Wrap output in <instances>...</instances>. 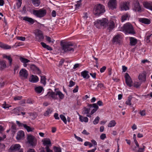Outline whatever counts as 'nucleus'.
<instances>
[{
    "instance_id": "1",
    "label": "nucleus",
    "mask_w": 152,
    "mask_h": 152,
    "mask_svg": "<svg viewBox=\"0 0 152 152\" xmlns=\"http://www.w3.org/2000/svg\"><path fill=\"white\" fill-rule=\"evenodd\" d=\"M123 31L126 34H132L135 33L132 25L130 23L125 24L122 28Z\"/></svg>"
},
{
    "instance_id": "2",
    "label": "nucleus",
    "mask_w": 152,
    "mask_h": 152,
    "mask_svg": "<svg viewBox=\"0 0 152 152\" xmlns=\"http://www.w3.org/2000/svg\"><path fill=\"white\" fill-rule=\"evenodd\" d=\"M61 46L62 50L66 53L74 52L75 48V45L71 42H65L61 45Z\"/></svg>"
},
{
    "instance_id": "3",
    "label": "nucleus",
    "mask_w": 152,
    "mask_h": 152,
    "mask_svg": "<svg viewBox=\"0 0 152 152\" xmlns=\"http://www.w3.org/2000/svg\"><path fill=\"white\" fill-rule=\"evenodd\" d=\"M104 7L101 4L96 5L93 10V12L96 16H99L105 12Z\"/></svg>"
},
{
    "instance_id": "4",
    "label": "nucleus",
    "mask_w": 152,
    "mask_h": 152,
    "mask_svg": "<svg viewBox=\"0 0 152 152\" xmlns=\"http://www.w3.org/2000/svg\"><path fill=\"white\" fill-rule=\"evenodd\" d=\"M33 14L35 16L39 18L44 17L46 14V11L44 9H40L39 10H33Z\"/></svg>"
},
{
    "instance_id": "5",
    "label": "nucleus",
    "mask_w": 152,
    "mask_h": 152,
    "mask_svg": "<svg viewBox=\"0 0 152 152\" xmlns=\"http://www.w3.org/2000/svg\"><path fill=\"white\" fill-rule=\"evenodd\" d=\"M27 142L32 147L35 146L37 144V140L34 136L29 134L27 136Z\"/></svg>"
},
{
    "instance_id": "6",
    "label": "nucleus",
    "mask_w": 152,
    "mask_h": 152,
    "mask_svg": "<svg viewBox=\"0 0 152 152\" xmlns=\"http://www.w3.org/2000/svg\"><path fill=\"white\" fill-rule=\"evenodd\" d=\"M20 145L19 144L12 145L10 148V152H23V150L20 148Z\"/></svg>"
},
{
    "instance_id": "7",
    "label": "nucleus",
    "mask_w": 152,
    "mask_h": 152,
    "mask_svg": "<svg viewBox=\"0 0 152 152\" xmlns=\"http://www.w3.org/2000/svg\"><path fill=\"white\" fill-rule=\"evenodd\" d=\"M34 33L36 38L38 42H40L43 41L44 36L41 31L39 29H37L35 30Z\"/></svg>"
},
{
    "instance_id": "8",
    "label": "nucleus",
    "mask_w": 152,
    "mask_h": 152,
    "mask_svg": "<svg viewBox=\"0 0 152 152\" xmlns=\"http://www.w3.org/2000/svg\"><path fill=\"white\" fill-rule=\"evenodd\" d=\"M19 76L21 78L26 79L28 76V73L25 69H22L19 72Z\"/></svg>"
},
{
    "instance_id": "9",
    "label": "nucleus",
    "mask_w": 152,
    "mask_h": 152,
    "mask_svg": "<svg viewBox=\"0 0 152 152\" xmlns=\"http://www.w3.org/2000/svg\"><path fill=\"white\" fill-rule=\"evenodd\" d=\"M117 3L116 0H110L108 3V7L110 10H113L116 8Z\"/></svg>"
},
{
    "instance_id": "10",
    "label": "nucleus",
    "mask_w": 152,
    "mask_h": 152,
    "mask_svg": "<svg viewBox=\"0 0 152 152\" xmlns=\"http://www.w3.org/2000/svg\"><path fill=\"white\" fill-rule=\"evenodd\" d=\"M133 10L135 12H140L142 11L141 8L138 1H136L134 3Z\"/></svg>"
},
{
    "instance_id": "11",
    "label": "nucleus",
    "mask_w": 152,
    "mask_h": 152,
    "mask_svg": "<svg viewBox=\"0 0 152 152\" xmlns=\"http://www.w3.org/2000/svg\"><path fill=\"white\" fill-rule=\"evenodd\" d=\"M122 37L121 35L118 34L115 36L113 39V42L120 44L121 42Z\"/></svg>"
},
{
    "instance_id": "12",
    "label": "nucleus",
    "mask_w": 152,
    "mask_h": 152,
    "mask_svg": "<svg viewBox=\"0 0 152 152\" xmlns=\"http://www.w3.org/2000/svg\"><path fill=\"white\" fill-rule=\"evenodd\" d=\"M125 78L127 85L129 87H131L132 86V81L131 77L127 73H125Z\"/></svg>"
},
{
    "instance_id": "13",
    "label": "nucleus",
    "mask_w": 152,
    "mask_h": 152,
    "mask_svg": "<svg viewBox=\"0 0 152 152\" xmlns=\"http://www.w3.org/2000/svg\"><path fill=\"white\" fill-rule=\"evenodd\" d=\"M2 56L3 58L5 59L8 61L9 65L11 66L13 61L11 55H8L6 54H4L2 55Z\"/></svg>"
},
{
    "instance_id": "14",
    "label": "nucleus",
    "mask_w": 152,
    "mask_h": 152,
    "mask_svg": "<svg viewBox=\"0 0 152 152\" xmlns=\"http://www.w3.org/2000/svg\"><path fill=\"white\" fill-rule=\"evenodd\" d=\"M130 2L129 1L123 2L121 5V8L122 10H127L129 9Z\"/></svg>"
},
{
    "instance_id": "15",
    "label": "nucleus",
    "mask_w": 152,
    "mask_h": 152,
    "mask_svg": "<svg viewBox=\"0 0 152 152\" xmlns=\"http://www.w3.org/2000/svg\"><path fill=\"white\" fill-rule=\"evenodd\" d=\"M142 4L144 7L147 9L152 11V2L150 1H143Z\"/></svg>"
},
{
    "instance_id": "16",
    "label": "nucleus",
    "mask_w": 152,
    "mask_h": 152,
    "mask_svg": "<svg viewBox=\"0 0 152 152\" xmlns=\"http://www.w3.org/2000/svg\"><path fill=\"white\" fill-rule=\"evenodd\" d=\"M55 99H58L57 96H58V97L60 99H62L64 98V95L60 91L57 90L55 91Z\"/></svg>"
},
{
    "instance_id": "17",
    "label": "nucleus",
    "mask_w": 152,
    "mask_h": 152,
    "mask_svg": "<svg viewBox=\"0 0 152 152\" xmlns=\"http://www.w3.org/2000/svg\"><path fill=\"white\" fill-rule=\"evenodd\" d=\"M107 26H108L107 29L109 31H111L115 28V24L112 20L108 21V23Z\"/></svg>"
},
{
    "instance_id": "18",
    "label": "nucleus",
    "mask_w": 152,
    "mask_h": 152,
    "mask_svg": "<svg viewBox=\"0 0 152 152\" xmlns=\"http://www.w3.org/2000/svg\"><path fill=\"white\" fill-rule=\"evenodd\" d=\"M24 136V132L22 131H20L18 132L16 138L17 140H19L23 139Z\"/></svg>"
},
{
    "instance_id": "19",
    "label": "nucleus",
    "mask_w": 152,
    "mask_h": 152,
    "mask_svg": "<svg viewBox=\"0 0 152 152\" xmlns=\"http://www.w3.org/2000/svg\"><path fill=\"white\" fill-rule=\"evenodd\" d=\"M139 21L141 23L146 24H149L151 23L150 20L144 18H139Z\"/></svg>"
},
{
    "instance_id": "20",
    "label": "nucleus",
    "mask_w": 152,
    "mask_h": 152,
    "mask_svg": "<svg viewBox=\"0 0 152 152\" xmlns=\"http://www.w3.org/2000/svg\"><path fill=\"white\" fill-rule=\"evenodd\" d=\"M102 26L106 27L107 26L108 23V20L106 18H103L100 20Z\"/></svg>"
},
{
    "instance_id": "21",
    "label": "nucleus",
    "mask_w": 152,
    "mask_h": 152,
    "mask_svg": "<svg viewBox=\"0 0 152 152\" xmlns=\"http://www.w3.org/2000/svg\"><path fill=\"white\" fill-rule=\"evenodd\" d=\"M6 61L4 60L0 61V70H3L7 67Z\"/></svg>"
},
{
    "instance_id": "22",
    "label": "nucleus",
    "mask_w": 152,
    "mask_h": 152,
    "mask_svg": "<svg viewBox=\"0 0 152 152\" xmlns=\"http://www.w3.org/2000/svg\"><path fill=\"white\" fill-rule=\"evenodd\" d=\"M43 142V144L44 145H45L46 146H51V142L50 139L49 138H45L44 139V140H42Z\"/></svg>"
},
{
    "instance_id": "23",
    "label": "nucleus",
    "mask_w": 152,
    "mask_h": 152,
    "mask_svg": "<svg viewBox=\"0 0 152 152\" xmlns=\"http://www.w3.org/2000/svg\"><path fill=\"white\" fill-rule=\"evenodd\" d=\"M23 20L28 22L30 24H33L34 23V20L27 16L23 18Z\"/></svg>"
},
{
    "instance_id": "24",
    "label": "nucleus",
    "mask_w": 152,
    "mask_h": 152,
    "mask_svg": "<svg viewBox=\"0 0 152 152\" xmlns=\"http://www.w3.org/2000/svg\"><path fill=\"white\" fill-rule=\"evenodd\" d=\"M20 59L21 62L23 63V65L24 67H26L27 65V63L30 61L29 60L22 57H20Z\"/></svg>"
},
{
    "instance_id": "25",
    "label": "nucleus",
    "mask_w": 152,
    "mask_h": 152,
    "mask_svg": "<svg viewBox=\"0 0 152 152\" xmlns=\"http://www.w3.org/2000/svg\"><path fill=\"white\" fill-rule=\"evenodd\" d=\"M146 73H143L140 74L138 76V79L142 82H145L146 81Z\"/></svg>"
},
{
    "instance_id": "26",
    "label": "nucleus",
    "mask_w": 152,
    "mask_h": 152,
    "mask_svg": "<svg viewBox=\"0 0 152 152\" xmlns=\"http://www.w3.org/2000/svg\"><path fill=\"white\" fill-rule=\"evenodd\" d=\"M88 73L89 72L88 71L85 70L82 72L81 74L84 78L88 79L90 77Z\"/></svg>"
},
{
    "instance_id": "27",
    "label": "nucleus",
    "mask_w": 152,
    "mask_h": 152,
    "mask_svg": "<svg viewBox=\"0 0 152 152\" xmlns=\"http://www.w3.org/2000/svg\"><path fill=\"white\" fill-rule=\"evenodd\" d=\"M130 17V15L128 13L123 14L121 17V21L123 22L125 20H129Z\"/></svg>"
},
{
    "instance_id": "28",
    "label": "nucleus",
    "mask_w": 152,
    "mask_h": 152,
    "mask_svg": "<svg viewBox=\"0 0 152 152\" xmlns=\"http://www.w3.org/2000/svg\"><path fill=\"white\" fill-rule=\"evenodd\" d=\"M46 96L48 98H50L51 97L53 99H55L56 97L55 92H48L46 95Z\"/></svg>"
},
{
    "instance_id": "29",
    "label": "nucleus",
    "mask_w": 152,
    "mask_h": 152,
    "mask_svg": "<svg viewBox=\"0 0 152 152\" xmlns=\"http://www.w3.org/2000/svg\"><path fill=\"white\" fill-rule=\"evenodd\" d=\"M53 110L52 108H48L47 110L44 113V115L45 116H49L52 112Z\"/></svg>"
},
{
    "instance_id": "30",
    "label": "nucleus",
    "mask_w": 152,
    "mask_h": 152,
    "mask_svg": "<svg viewBox=\"0 0 152 152\" xmlns=\"http://www.w3.org/2000/svg\"><path fill=\"white\" fill-rule=\"evenodd\" d=\"M0 47L4 49H9L11 48L10 46L2 42H0Z\"/></svg>"
},
{
    "instance_id": "31",
    "label": "nucleus",
    "mask_w": 152,
    "mask_h": 152,
    "mask_svg": "<svg viewBox=\"0 0 152 152\" xmlns=\"http://www.w3.org/2000/svg\"><path fill=\"white\" fill-rule=\"evenodd\" d=\"M43 89V88L41 86H36L34 88L35 91L37 94L41 93Z\"/></svg>"
},
{
    "instance_id": "32",
    "label": "nucleus",
    "mask_w": 152,
    "mask_h": 152,
    "mask_svg": "<svg viewBox=\"0 0 152 152\" xmlns=\"http://www.w3.org/2000/svg\"><path fill=\"white\" fill-rule=\"evenodd\" d=\"M130 44L132 46H134L137 44V40L134 38L131 37L130 38Z\"/></svg>"
},
{
    "instance_id": "33",
    "label": "nucleus",
    "mask_w": 152,
    "mask_h": 152,
    "mask_svg": "<svg viewBox=\"0 0 152 152\" xmlns=\"http://www.w3.org/2000/svg\"><path fill=\"white\" fill-rule=\"evenodd\" d=\"M90 109L91 108L90 107L89 108L84 107L83 109V110L82 114L83 115L86 114V115L90 114Z\"/></svg>"
},
{
    "instance_id": "34",
    "label": "nucleus",
    "mask_w": 152,
    "mask_h": 152,
    "mask_svg": "<svg viewBox=\"0 0 152 152\" xmlns=\"http://www.w3.org/2000/svg\"><path fill=\"white\" fill-rule=\"evenodd\" d=\"M80 121L81 122H87L88 121V119L87 117H83L81 115H79Z\"/></svg>"
},
{
    "instance_id": "35",
    "label": "nucleus",
    "mask_w": 152,
    "mask_h": 152,
    "mask_svg": "<svg viewBox=\"0 0 152 152\" xmlns=\"http://www.w3.org/2000/svg\"><path fill=\"white\" fill-rule=\"evenodd\" d=\"M39 80L38 77L37 76L32 75L31 79L30 80V81L33 83H35L37 82Z\"/></svg>"
},
{
    "instance_id": "36",
    "label": "nucleus",
    "mask_w": 152,
    "mask_h": 152,
    "mask_svg": "<svg viewBox=\"0 0 152 152\" xmlns=\"http://www.w3.org/2000/svg\"><path fill=\"white\" fill-rule=\"evenodd\" d=\"M20 107H17L14 108L12 110V113H13L15 114L18 115H20Z\"/></svg>"
},
{
    "instance_id": "37",
    "label": "nucleus",
    "mask_w": 152,
    "mask_h": 152,
    "mask_svg": "<svg viewBox=\"0 0 152 152\" xmlns=\"http://www.w3.org/2000/svg\"><path fill=\"white\" fill-rule=\"evenodd\" d=\"M94 23L95 26L97 28H100L102 27L100 20H97L94 22Z\"/></svg>"
},
{
    "instance_id": "38",
    "label": "nucleus",
    "mask_w": 152,
    "mask_h": 152,
    "mask_svg": "<svg viewBox=\"0 0 152 152\" xmlns=\"http://www.w3.org/2000/svg\"><path fill=\"white\" fill-rule=\"evenodd\" d=\"M116 123L114 120L110 121L108 125V127H112L114 126L116 124Z\"/></svg>"
},
{
    "instance_id": "39",
    "label": "nucleus",
    "mask_w": 152,
    "mask_h": 152,
    "mask_svg": "<svg viewBox=\"0 0 152 152\" xmlns=\"http://www.w3.org/2000/svg\"><path fill=\"white\" fill-rule=\"evenodd\" d=\"M41 44L42 46L44 48L47 49L49 50H52V48L49 46L46 45L45 43L43 42H41Z\"/></svg>"
},
{
    "instance_id": "40",
    "label": "nucleus",
    "mask_w": 152,
    "mask_h": 152,
    "mask_svg": "<svg viewBox=\"0 0 152 152\" xmlns=\"http://www.w3.org/2000/svg\"><path fill=\"white\" fill-rule=\"evenodd\" d=\"M24 128L28 132H32L34 129L33 128H31L30 126H27L26 124L24 125Z\"/></svg>"
},
{
    "instance_id": "41",
    "label": "nucleus",
    "mask_w": 152,
    "mask_h": 152,
    "mask_svg": "<svg viewBox=\"0 0 152 152\" xmlns=\"http://www.w3.org/2000/svg\"><path fill=\"white\" fill-rule=\"evenodd\" d=\"M32 2L33 5L35 7L38 6L40 3L39 0H32Z\"/></svg>"
},
{
    "instance_id": "42",
    "label": "nucleus",
    "mask_w": 152,
    "mask_h": 152,
    "mask_svg": "<svg viewBox=\"0 0 152 152\" xmlns=\"http://www.w3.org/2000/svg\"><path fill=\"white\" fill-rule=\"evenodd\" d=\"M60 117L61 119L64 122L65 124H66L67 123V120L65 116L64 115L61 114L60 115Z\"/></svg>"
},
{
    "instance_id": "43",
    "label": "nucleus",
    "mask_w": 152,
    "mask_h": 152,
    "mask_svg": "<svg viewBox=\"0 0 152 152\" xmlns=\"http://www.w3.org/2000/svg\"><path fill=\"white\" fill-rule=\"evenodd\" d=\"M89 107L91 108H92L94 107V108L96 109L97 110L99 108V107L97 104L94 103L93 104H90L88 105Z\"/></svg>"
},
{
    "instance_id": "44",
    "label": "nucleus",
    "mask_w": 152,
    "mask_h": 152,
    "mask_svg": "<svg viewBox=\"0 0 152 152\" xmlns=\"http://www.w3.org/2000/svg\"><path fill=\"white\" fill-rule=\"evenodd\" d=\"M132 97L131 96H129L126 102V104L127 105H131V101Z\"/></svg>"
},
{
    "instance_id": "45",
    "label": "nucleus",
    "mask_w": 152,
    "mask_h": 152,
    "mask_svg": "<svg viewBox=\"0 0 152 152\" xmlns=\"http://www.w3.org/2000/svg\"><path fill=\"white\" fill-rule=\"evenodd\" d=\"M97 110L96 109L94 108L92 110L91 112L90 113V114L86 115L87 116L90 118L91 117V115H93L94 113H95Z\"/></svg>"
},
{
    "instance_id": "46",
    "label": "nucleus",
    "mask_w": 152,
    "mask_h": 152,
    "mask_svg": "<svg viewBox=\"0 0 152 152\" xmlns=\"http://www.w3.org/2000/svg\"><path fill=\"white\" fill-rule=\"evenodd\" d=\"M11 106L8 104H7L5 102H4V103L3 104L2 107L4 109H6L11 107Z\"/></svg>"
},
{
    "instance_id": "47",
    "label": "nucleus",
    "mask_w": 152,
    "mask_h": 152,
    "mask_svg": "<svg viewBox=\"0 0 152 152\" xmlns=\"http://www.w3.org/2000/svg\"><path fill=\"white\" fill-rule=\"evenodd\" d=\"M46 78L45 76H41V83L45 85L46 83Z\"/></svg>"
},
{
    "instance_id": "48",
    "label": "nucleus",
    "mask_w": 152,
    "mask_h": 152,
    "mask_svg": "<svg viewBox=\"0 0 152 152\" xmlns=\"http://www.w3.org/2000/svg\"><path fill=\"white\" fill-rule=\"evenodd\" d=\"M46 39L47 41H48L50 43L51 42L52 43H53L55 41V40H54L53 39H51L50 37L46 36Z\"/></svg>"
},
{
    "instance_id": "49",
    "label": "nucleus",
    "mask_w": 152,
    "mask_h": 152,
    "mask_svg": "<svg viewBox=\"0 0 152 152\" xmlns=\"http://www.w3.org/2000/svg\"><path fill=\"white\" fill-rule=\"evenodd\" d=\"M146 40L147 42H152V34L150 35L147 36Z\"/></svg>"
},
{
    "instance_id": "50",
    "label": "nucleus",
    "mask_w": 152,
    "mask_h": 152,
    "mask_svg": "<svg viewBox=\"0 0 152 152\" xmlns=\"http://www.w3.org/2000/svg\"><path fill=\"white\" fill-rule=\"evenodd\" d=\"M54 152H61V149L60 147L54 146L53 147Z\"/></svg>"
},
{
    "instance_id": "51",
    "label": "nucleus",
    "mask_w": 152,
    "mask_h": 152,
    "mask_svg": "<svg viewBox=\"0 0 152 152\" xmlns=\"http://www.w3.org/2000/svg\"><path fill=\"white\" fill-rule=\"evenodd\" d=\"M100 118L99 117V116H97L94 120L93 123L94 124H97Z\"/></svg>"
},
{
    "instance_id": "52",
    "label": "nucleus",
    "mask_w": 152,
    "mask_h": 152,
    "mask_svg": "<svg viewBox=\"0 0 152 152\" xmlns=\"http://www.w3.org/2000/svg\"><path fill=\"white\" fill-rule=\"evenodd\" d=\"M81 2L80 1H77V3L75 5V8L76 9H78L81 6Z\"/></svg>"
},
{
    "instance_id": "53",
    "label": "nucleus",
    "mask_w": 152,
    "mask_h": 152,
    "mask_svg": "<svg viewBox=\"0 0 152 152\" xmlns=\"http://www.w3.org/2000/svg\"><path fill=\"white\" fill-rule=\"evenodd\" d=\"M18 8H19L21 6L22 4V0H18L16 3Z\"/></svg>"
},
{
    "instance_id": "54",
    "label": "nucleus",
    "mask_w": 152,
    "mask_h": 152,
    "mask_svg": "<svg viewBox=\"0 0 152 152\" xmlns=\"http://www.w3.org/2000/svg\"><path fill=\"white\" fill-rule=\"evenodd\" d=\"M16 123L19 127H22L23 126L24 127V125L25 124H23L17 121H16Z\"/></svg>"
},
{
    "instance_id": "55",
    "label": "nucleus",
    "mask_w": 152,
    "mask_h": 152,
    "mask_svg": "<svg viewBox=\"0 0 152 152\" xmlns=\"http://www.w3.org/2000/svg\"><path fill=\"white\" fill-rule=\"evenodd\" d=\"M145 146L144 145L143 146L142 148H138V150L137 152H144L145 151Z\"/></svg>"
},
{
    "instance_id": "56",
    "label": "nucleus",
    "mask_w": 152,
    "mask_h": 152,
    "mask_svg": "<svg viewBox=\"0 0 152 152\" xmlns=\"http://www.w3.org/2000/svg\"><path fill=\"white\" fill-rule=\"evenodd\" d=\"M17 39L21 40L22 41H24L25 40L26 38L25 37L22 36H18L17 38Z\"/></svg>"
},
{
    "instance_id": "57",
    "label": "nucleus",
    "mask_w": 152,
    "mask_h": 152,
    "mask_svg": "<svg viewBox=\"0 0 152 152\" xmlns=\"http://www.w3.org/2000/svg\"><path fill=\"white\" fill-rule=\"evenodd\" d=\"M12 131L13 132H15L16 130V125L15 124H13L12 125L11 127Z\"/></svg>"
},
{
    "instance_id": "58",
    "label": "nucleus",
    "mask_w": 152,
    "mask_h": 152,
    "mask_svg": "<svg viewBox=\"0 0 152 152\" xmlns=\"http://www.w3.org/2000/svg\"><path fill=\"white\" fill-rule=\"evenodd\" d=\"M106 138V135L105 134H102L100 136V138L102 140H104Z\"/></svg>"
},
{
    "instance_id": "59",
    "label": "nucleus",
    "mask_w": 152,
    "mask_h": 152,
    "mask_svg": "<svg viewBox=\"0 0 152 152\" xmlns=\"http://www.w3.org/2000/svg\"><path fill=\"white\" fill-rule=\"evenodd\" d=\"M140 115L142 116H145L146 115L145 111V110L140 111Z\"/></svg>"
},
{
    "instance_id": "60",
    "label": "nucleus",
    "mask_w": 152,
    "mask_h": 152,
    "mask_svg": "<svg viewBox=\"0 0 152 152\" xmlns=\"http://www.w3.org/2000/svg\"><path fill=\"white\" fill-rule=\"evenodd\" d=\"M75 85V82H74L72 80H70L69 82V87H72L74 86Z\"/></svg>"
},
{
    "instance_id": "61",
    "label": "nucleus",
    "mask_w": 152,
    "mask_h": 152,
    "mask_svg": "<svg viewBox=\"0 0 152 152\" xmlns=\"http://www.w3.org/2000/svg\"><path fill=\"white\" fill-rule=\"evenodd\" d=\"M45 149L46 150V152H53V151L48 146H46Z\"/></svg>"
},
{
    "instance_id": "62",
    "label": "nucleus",
    "mask_w": 152,
    "mask_h": 152,
    "mask_svg": "<svg viewBox=\"0 0 152 152\" xmlns=\"http://www.w3.org/2000/svg\"><path fill=\"white\" fill-rule=\"evenodd\" d=\"M106 69V67L105 66H103L100 69V72L101 73L104 72Z\"/></svg>"
},
{
    "instance_id": "63",
    "label": "nucleus",
    "mask_w": 152,
    "mask_h": 152,
    "mask_svg": "<svg viewBox=\"0 0 152 152\" xmlns=\"http://www.w3.org/2000/svg\"><path fill=\"white\" fill-rule=\"evenodd\" d=\"M78 86H76L75 88L73 90V92L74 93L77 92L78 91Z\"/></svg>"
},
{
    "instance_id": "64",
    "label": "nucleus",
    "mask_w": 152,
    "mask_h": 152,
    "mask_svg": "<svg viewBox=\"0 0 152 152\" xmlns=\"http://www.w3.org/2000/svg\"><path fill=\"white\" fill-rule=\"evenodd\" d=\"M54 117L56 119H59V117H58V114L57 113H55L54 114Z\"/></svg>"
}]
</instances>
